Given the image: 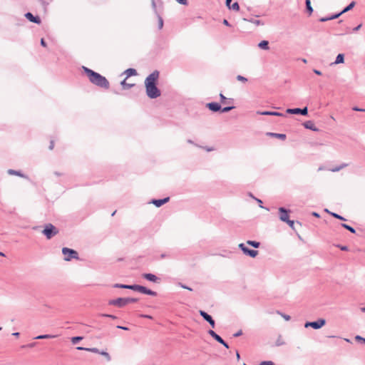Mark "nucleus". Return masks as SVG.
<instances>
[{
    "mask_svg": "<svg viewBox=\"0 0 365 365\" xmlns=\"http://www.w3.org/2000/svg\"><path fill=\"white\" fill-rule=\"evenodd\" d=\"M158 78L159 71L155 70L145 78L146 94L150 98H156L161 94L160 91L156 86Z\"/></svg>",
    "mask_w": 365,
    "mask_h": 365,
    "instance_id": "obj_1",
    "label": "nucleus"
},
{
    "mask_svg": "<svg viewBox=\"0 0 365 365\" xmlns=\"http://www.w3.org/2000/svg\"><path fill=\"white\" fill-rule=\"evenodd\" d=\"M83 69L93 84L105 89L109 88L110 84L106 77L87 67L83 66Z\"/></svg>",
    "mask_w": 365,
    "mask_h": 365,
    "instance_id": "obj_2",
    "label": "nucleus"
},
{
    "mask_svg": "<svg viewBox=\"0 0 365 365\" xmlns=\"http://www.w3.org/2000/svg\"><path fill=\"white\" fill-rule=\"evenodd\" d=\"M58 229L51 223L46 224L44 225V229L42 230V234L44 235L48 240L51 239L58 234Z\"/></svg>",
    "mask_w": 365,
    "mask_h": 365,
    "instance_id": "obj_3",
    "label": "nucleus"
},
{
    "mask_svg": "<svg viewBox=\"0 0 365 365\" xmlns=\"http://www.w3.org/2000/svg\"><path fill=\"white\" fill-rule=\"evenodd\" d=\"M129 289H131V290H133V291L140 292H141L143 294L150 295V296H153V297L157 296V292H154V291H153L151 289H148L145 287H143L142 285H138V284L129 285Z\"/></svg>",
    "mask_w": 365,
    "mask_h": 365,
    "instance_id": "obj_4",
    "label": "nucleus"
},
{
    "mask_svg": "<svg viewBox=\"0 0 365 365\" xmlns=\"http://www.w3.org/2000/svg\"><path fill=\"white\" fill-rule=\"evenodd\" d=\"M62 253L64 255L65 261H71L72 259H78L79 258L78 254L76 250L68 247H63L62 249Z\"/></svg>",
    "mask_w": 365,
    "mask_h": 365,
    "instance_id": "obj_5",
    "label": "nucleus"
},
{
    "mask_svg": "<svg viewBox=\"0 0 365 365\" xmlns=\"http://www.w3.org/2000/svg\"><path fill=\"white\" fill-rule=\"evenodd\" d=\"M326 324V320L324 319H319L317 321L314 322H307L305 323L304 327L306 328L307 327H312L314 329H319L321 327H322Z\"/></svg>",
    "mask_w": 365,
    "mask_h": 365,
    "instance_id": "obj_6",
    "label": "nucleus"
},
{
    "mask_svg": "<svg viewBox=\"0 0 365 365\" xmlns=\"http://www.w3.org/2000/svg\"><path fill=\"white\" fill-rule=\"evenodd\" d=\"M108 304L115 306L118 307H123L128 304L126 298H117L115 299H110L108 301Z\"/></svg>",
    "mask_w": 365,
    "mask_h": 365,
    "instance_id": "obj_7",
    "label": "nucleus"
},
{
    "mask_svg": "<svg viewBox=\"0 0 365 365\" xmlns=\"http://www.w3.org/2000/svg\"><path fill=\"white\" fill-rule=\"evenodd\" d=\"M239 247L240 248V250L243 252V253L245 255H248L251 257L254 258L258 254V252L257 250H251V249L248 248L247 247L245 246V245L244 243L240 244Z\"/></svg>",
    "mask_w": 365,
    "mask_h": 365,
    "instance_id": "obj_8",
    "label": "nucleus"
},
{
    "mask_svg": "<svg viewBox=\"0 0 365 365\" xmlns=\"http://www.w3.org/2000/svg\"><path fill=\"white\" fill-rule=\"evenodd\" d=\"M289 212H290V210H287L284 207H279V217L281 221L282 222H286L289 220Z\"/></svg>",
    "mask_w": 365,
    "mask_h": 365,
    "instance_id": "obj_9",
    "label": "nucleus"
},
{
    "mask_svg": "<svg viewBox=\"0 0 365 365\" xmlns=\"http://www.w3.org/2000/svg\"><path fill=\"white\" fill-rule=\"evenodd\" d=\"M286 113L289 114H301L302 115H307L308 113L307 107H304V108H288L286 110Z\"/></svg>",
    "mask_w": 365,
    "mask_h": 365,
    "instance_id": "obj_10",
    "label": "nucleus"
},
{
    "mask_svg": "<svg viewBox=\"0 0 365 365\" xmlns=\"http://www.w3.org/2000/svg\"><path fill=\"white\" fill-rule=\"evenodd\" d=\"M199 314L206 322L210 324L212 328H215V322L210 314L203 310H200Z\"/></svg>",
    "mask_w": 365,
    "mask_h": 365,
    "instance_id": "obj_11",
    "label": "nucleus"
},
{
    "mask_svg": "<svg viewBox=\"0 0 365 365\" xmlns=\"http://www.w3.org/2000/svg\"><path fill=\"white\" fill-rule=\"evenodd\" d=\"M142 277L143 278L154 283L158 284L161 282L160 278L151 273H144L142 274Z\"/></svg>",
    "mask_w": 365,
    "mask_h": 365,
    "instance_id": "obj_12",
    "label": "nucleus"
},
{
    "mask_svg": "<svg viewBox=\"0 0 365 365\" xmlns=\"http://www.w3.org/2000/svg\"><path fill=\"white\" fill-rule=\"evenodd\" d=\"M25 17L31 22L40 24L41 23V20L39 16H34L31 13L27 12L25 14Z\"/></svg>",
    "mask_w": 365,
    "mask_h": 365,
    "instance_id": "obj_13",
    "label": "nucleus"
},
{
    "mask_svg": "<svg viewBox=\"0 0 365 365\" xmlns=\"http://www.w3.org/2000/svg\"><path fill=\"white\" fill-rule=\"evenodd\" d=\"M206 106L212 112H218L221 110L220 104L216 102L208 103Z\"/></svg>",
    "mask_w": 365,
    "mask_h": 365,
    "instance_id": "obj_14",
    "label": "nucleus"
},
{
    "mask_svg": "<svg viewBox=\"0 0 365 365\" xmlns=\"http://www.w3.org/2000/svg\"><path fill=\"white\" fill-rule=\"evenodd\" d=\"M170 200V197H167L163 199H158V200H152L150 202L152 204L155 205L157 207H161L163 205L165 204Z\"/></svg>",
    "mask_w": 365,
    "mask_h": 365,
    "instance_id": "obj_15",
    "label": "nucleus"
},
{
    "mask_svg": "<svg viewBox=\"0 0 365 365\" xmlns=\"http://www.w3.org/2000/svg\"><path fill=\"white\" fill-rule=\"evenodd\" d=\"M305 128L309 129L313 131H318L319 129L315 126L312 120H307L303 123Z\"/></svg>",
    "mask_w": 365,
    "mask_h": 365,
    "instance_id": "obj_16",
    "label": "nucleus"
},
{
    "mask_svg": "<svg viewBox=\"0 0 365 365\" xmlns=\"http://www.w3.org/2000/svg\"><path fill=\"white\" fill-rule=\"evenodd\" d=\"M257 114L263 115H276V116H284V115L282 113L276 112V111H263V112H257Z\"/></svg>",
    "mask_w": 365,
    "mask_h": 365,
    "instance_id": "obj_17",
    "label": "nucleus"
},
{
    "mask_svg": "<svg viewBox=\"0 0 365 365\" xmlns=\"http://www.w3.org/2000/svg\"><path fill=\"white\" fill-rule=\"evenodd\" d=\"M208 334L214 339H215L217 342H219L220 344V343H222L223 341V339L220 336L218 335L217 334H216L213 330L210 329L208 331Z\"/></svg>",
    "mask_w": 365,
    "mask_h": 365,
    "instance_id": "obj_18",
    "label": "nucleus"
},
{
    "mask_svg": "<svg viewBox=\"0 0 365 365\" xmlns=\"http://www.w3.org/2000/svg\"><path fill=\"white\" fill-rule=\"evenodd\" d=\"M243 20L249 21V22L255 24V26H263L264 24V23L263 21L256 19H252H252L244 18Z\"/></svg>",
    "mask_w": 365,
    "mask_h": 365,
    "instance_id": "obj_19",
    "label": "nucleus"
},
{
    "mask_svg": "<svg viewBox=\"0 0 365 365\" xmlns=\"http://www.w3.org/2000/svg\"><path fill=\"white\" fill-rule=\"evenodd\" d=\"M126 80L127 79L125 78L124 80H123L120 82V85H121L123 89L128 90V89L131 88L132 87H133L135 86L134 83H127Z\"/></svg>",
    "mask_w": 365,
    "mask_h": 365,
    "instance_id": "obj_20",
    "label": "nucleus"
},
{
    "mask_svg": "<svg viewBox=\"0 0 365 365\" xmlns=\"http://www.w3.org/2000/svg\"><path fill=\"white\" fill-rule=\"evenodd\" d=\"M124 73L126 75L125 78L127 79L130 76H136L137 71L135 68H128L124 71Z\"/></svg>",
    "mask_w": 365,
    "mask_h": 365,
    "instance_id": "obj_21",
    "label": "nucleus"
},
{
    "mask_svg": "<svg viewBox=\"0 0 365 365\" xmlns=\"http://www.w3.org/2000/svg\"><path fill=\"white\" fill-rule=\"evenodd\" d=\"M258 46L261 49H264V50H269V42L267 41H266V40H263L261 42H259V44H258Z\"/></svg>",
    "mask_w": 365,
    "mask_h": 365,
    "instance_id": "obj_22",
    "label": "nucleus"
},
{
    "mask_svg": "<svg viewBox=\"0 0 365 365\" xmlns=\"http://www.w3.org/2000/svg\"><path fill=\"white\" fill-rule=\"evenodd\" d=\"M267 135H270V136H273V137H275L277 138H279L281 140H285L287 136L285 134H282V133H267Z\"/></svg>",
    "mask_w": 365,
    "mask_h": 365,
    "instance_id": "obj_23",
    "label": "nucleus"
},
{
    "mask_svg": "<svg viewBox=\"0 0 365 365\" xmlns=\"http://www.w3.org/2000/svg\"><path fill=\"white\" fill-rule=\"evenodd\" d=\"M76 349H78V350H86V351H88L93 352V353H97V354H99L101 352L97 348H84V347L78 346Z\"/></svg>",
    "mask_w": 365,
    "mask_h": 365,
    "instance_id": "obj_24",
    "label": "nucleus"
},
{
    "mask_svg": "<svg viewBox=\"0 0 365 365\" xmlns=\"http://www.w3.org/2000/svg\"><path fill=\"white\" fill-rule=\"evenodd\" d=\"M220 98L221 103L223 104L233 103L234 101L232 98L227 99L222 93L220 94Z\"/></svg>",
    "mask_w": 365,
    "mask_h": 365,
    "instance_id": "obj_25",
    "label": "nucleus"
},
{
    "mask_svg": "<svg viewBox=\"0 0 365 365\" xmlns=\"http://www.w3.org/2000/svg\"><path fill=\"white\" fill-rule=\"evenodd\" d=\"M344 61V55L343 53H339L337 55L336 60L334 61V64L342 63Z\"/></svg>",
    "mask_w": 365,
    "mask_h": 365,
    "instance_id": "obj_26",
    "label": "nucleus"
},
{
    "mask_svg": "<svg viewBox=\"0 0 365 365\" xmlns=\"http://www.w3.org/2000/svg\"><path fill=\"white\" fill-rule=\"evenodd\" d=\"M55 335H51V334H43V335H38L36 336L35 339H53L55 338Z\"/></svg>",
    "mask_w": 365,
    "mask_h": 365,
    "instance_id": "obj_27",
    "label": "nucleus"
},
{
    "mask_svg": "<svg viewBox=\"0 0 365 365\" xmlns=\"http://www.w3.org/2000/svg\"><path fill=\"white\" fill-rule=\"evenodd\" d=\"M305 4H306V9H307V12L309 13V15L310 16L313 12V9L311 6L310 0H305Z\"/></svg>",
    "mask_w": 365,
    "mask_h": 365,
    "instance_id": "obj_28",
    "label": "nucleus"
},
{
    "mask_svg": "<svg viewBox=\"0 0 365 365\" xmlns=\"http://www.w3.org/2000/svg\"><path fill=\"white\" fill-rule=\"evenodd\" d=\"M356 3L355 1H351L348 6H346L342 11H341V13L344 14L349 11H350L351 9H352L354 6H355Z\"/></svg>",
    "mask_w": 365,
    "mask_h": 365,
    "instance_id": "obj_29",
    "label": "nucleus"
},
{
    "mask_svg": "<svg viewBox=\"0 0 365 365\" xmlns=\"http://www.w3.org/2000/svg\"><path fill=\"white\" fill-rule=\"evenodd\" d=\"M247 244L252 246L255 248H258L260 245V243L257 241L248 240L247 241Z\"/></svg>",
    "mask_w": 365,
    "mask_h": 365,
    "instance_id": "obj_30",
    "label": "nucleus"
},
{
    "mask_svg": "<svg viewBox=\"0 0 365 365\" xmlns=\"http://www.w3.org/2000/svg\"><path fill=\"white\" fill-rule=\"evenodd\" d=\"M341 225L342 227H344L346 230H349L351 233H355L356 232L355 229L354 227L349 226V225H346L345 223H342V224H341Z\"/></svg>",
    "mask_w": 365,
    "mask_h": 365,
    "instance_id": "obj_31",
    "label": "nucleus"
},
{
    "mask_svg": "<svg viewBox=\"0 0 365 365\" xmlns=\"http://www.w3.org/2000/svg\"><path fill=\"white\" fill-rule=\"evenodd\" d=\"M326 211L328 212L331 216H333L334 217H335L336 219H339V220H343V221L346 220L344 217H342L335 212H329L327 210H326Z\"/></svg>",
    "mask_w": 365,
    "mask_h": 365,
    "instance_id": "obj_32",
    "label": "nucleus"
},
{
    "mask_svg": "<svg viewBox=\"0 0 365 365\" xmlns=\"http://www.w3.org/2000/svg\"><path fill=\"white\" fill-rule=\"evenodd\" d=\"M114 288H121V289H129V285L128 284H115L113 285Z\"/></svg>",
    "mask_w": 365,
    "mask_h": 365,
    "instance_id": "obj_33",
    "label": "nucleus"
},
{
    "mask_svg": "<svg viewBox=\"0 0 365 365\" xmlns=\"http://www.w3.org/2000/svg\"><path fill=\"white\" fill-rule=\"evenodd\" d=\"M230 9H232L235 11H239L240 10V6L237 2H235L232 4H230V6H228Z\"/></svg>",
    "mask_w": 365,
    "mask_h": 365,
    "instance_id": "obj_34",
    "label": "nucleus"
},
{
    "mask_svg": "<svg viewBox=\"0 0 365 365\" xmlns=\"http://www.w3.org/2000/svg\"><path fill=\"white\" fill-rule=\"evenodd\" d=\"M9 174H11V175H18V176H20V177H24V175L20 172V171H18V170H9Z\"/></svg>",
    "mask_w": 365,
    "mask_h": 365,
    "instance_id": "obj_35",
    "label": "nucleus"
},
{
    "mask_svg": "<svg viewBox=\"0 0 365 365\" xmlns=\"http://www.w3.org/2000/svg\"><path fill=\"white\" fill-rule=\"evenodd\" d=\"M82 339H83L82 336H73V337L71 338V342L73 344H76L77 343H78Z\"/></svg>",
    "mask_w": 365,
    "mask_h": 365,
    "instance_id": "obj_36",
    "label": "nucleus"
},
{
    "mask_svg": "<svg viewBox=\"0 0 365 365\" xmlns=\"http://www.w3.org/2000/svg\"><path fill=\"white\" fill-rule=\"evenodd\" d=\"M235 108V106H227V107H224V108H221V110L220 111L222 113H227V112H229L231 110L234 109Z\"/></svg>",
    "mask_w": 365,
    "mask_h": 365,
    "instance_id": "obj_37",
    "label": "nucleus"
},
{
    "mask_svg": "<svg viewBox=\"0 0 365 365\" xmlns=\"http://www.w3.org/2000/svg\"><path fill=\"white\" fill-rule=\"evenodd\" d=\"M355 340L358 342H360V343H362V344H365V338L359 336V335H357L355 336Z\"/></svg>",
    "mask_w": 365,
    "mask_h": 365,
    "instance_id": "obj_38",
    "label": "nucleus"
},
{
    "mask_svg": "<svg viewBox=\"0 0 365 365\" xmlns=\"http://www.w3.org/2000/svg\"><path fill=\"white\" fill-rule=\"evenodd\" d=\"M100 317H108V318H110V319H117L116 316L113 315V314H101Z\"/></svg>",
    "mask_w": 365,
    "mask_h": 365,
    "instance_id": "obj_39",
    "label": "nucleus"
},
{
    "mask_svg": "<svg viewBox=\"0 0 365 365\" xmlns=\"http://www.w3.org/2000/svg\"><path fill=\"white\" fill-rule=\"evenodd\" d=\"M100 354L105 356L106 358L107 361H110L111 360L110 356L109 355V354L108 352H106L105 351H102Z\"/></svg>",
    "mask_w": 365,
    "mask_h": 365,
    "instance_id": "obj_40",
    "label": "nucleus"
},
{
    "mask_svg": "<svg viewBox=\"0 0 365 365\" xmlns=\"http://www.w3.org/2000/svg\"><path fill=\"white\" fill-rule=\"evenodd\" d=\"M126 299H127V303L129 304V303H135V302H137L138 301V299L137 298H131V297H126Z\"/></svg>",
    "mask_w": 365,
    "mask_h": 365,
    "instance_id": "obj_41",
    "label": "nucleus"
},
{
    "mask_svg": "<svg viewBox=\"0 0 365 365\" xmlns=\"http://www.w3.org/2000/svg\"><path fill=\"white\" fill-rule=\"evenodd\" d=\"M277 313L280 314L286 321H289L291 319L289 315L281 313L279 312H277Z\"/></svg>",
    "mask_w": 365,
    "mask_h": 365,
    "instance_id": "obj_42",
    "label": "nucleus"
},
{
    "mask_svg": "<svg viewBox=\"0 0 365 365\" xmlns=\"http://www.w3.org/2000/svg\"><path fill=\"white\" fill-rule=\"evenodd\" d=\"M237 79L238 81H242V82H244V83H245V82H247V79L245 77H244V76H240V75H238V76H237Z\"/></svg>",
    "mask_w": 365,
    "mask_h": 365,
    "instance_id": "obj_43",
    "label": "nucleus"
},
{
    "mask_svg": "<svg viewBox=\"0 0 365 365\" xmlns=\"http://www.w3.org/2000/svg\"><path fill=\"white\" fill-rule=\"evenodd\" d=\"M341 14H343V13H341V11H340L339 13H337V14L330 16V19H331V20L336 19L339 18Z\"/></svg>",
    "mask_w": 365,
    "mask_h": 365,
    "instance_id": "obj_44",
    "label": "nucleus"
},
{
    "mask_svg": "<svg viewBox=\"0 0 365 365\" xmlns=\"http://www.w3.org/2000/svg\"><path fill=\"white\" fill-rule=\"evenodd\" d=\"M36 345V342H32V343L28 344H26V345H24V346H22V347H23V348H33V347H34Z\"/></svg>",
    "mask_w": 365,
    "mask_h": 365,
    "instance_id": "obj_45",
    "label": "nucleus"
},
{
    "mask_svg": "<svg viewBox=\"0 0 365 365\" xmlns=\"http://www.w3.org/2000/svg\"><path fill=\"white\" fill-rule=\"evenodd\" d=\"M259 365H274V364L271 361H262Z\"/></svg>",
    "mask_w": 365,
    "mask_h": 365,
    "instance_id": "obj_46",
    "label": "nucleus"
},
{
    "mask_svg": "<svg viewBox=\"0 0 365 365\" xmlns=\"http://www.w3.org/2000/svg\"><path fill=\"white\" fill-rule=\"evenodd\" d=\"M163 26V20L162 17L159 16V21H158V27L160 29H161Z\"/></svg>",
    "mask_w": 365,
    "mask_h": 365,
    "instance_id": "obj_47",
    "label": "nucleus"
},
{
    "mask_svg": "<svg viewBox=\"0 0 365 365\" xmlns=\"http://www.w3.org/2000/svg\"><path fill=\"white\" fill-rule=\"evenodd\" d=\"M352 110H355V111H359V112H365V109L364 108H360L357 106H354L352 108Z\"/></svg>",
    "mask_w": 365,
    "mask_h": 365,
    "instance_id": "obj_48",
    "label": "nucleus"
},
{
    "mask_svg": "<svg viewBox=\"0 0 365 365\" xmlns=\"http://www.w3.org/2000/svg\"><path fill=\"white\" fill-rule=\"evenodd\" d=\"M285 222H287V223L289 225V226L290 227H292V229H294V220H290L289 219V220H288L287 221H286Z\"/></svg>",
    "mask_w": 365,
    "mask_h": 365,
    "instance_id": "obj_49",
    "label": "nucleus"
},
{
    "mask_svg": "<svg viewBox=\"0 0 365 365\" xmlns=\"http://www.w3.org/2000/svg\"><path fill=\"white\" fill-rule=\"evenodd\" d=\"M329 170H331V172H338L339 170H341V168H339V166H336V167H334L332 168H330Z\"/></svg>",
    "mask_w": 365,
    "mask_h": 365,
    "instance_id": "obj_50",
    "label": "nucleus"
},
{
    "mask_svg": "<svg viewBox=\"0 0 365 365\" xmlns=\"http://www.w3.org/2000/svg\"><path fill=\"white\" fill-rule=\"evenodd\" d=\"M337 247L339 248H340L341 250H343V251H347L349 250L347 246H344V245H338Z\"/></svg>",
    "mask_w": 365,
    "mask_h": 365,
    "instance_id": "obj_51",
    "label": "nucleus"
},
{
    "mask_svg": "<svg viewBox=\"0 0 365 365\" xmlns=\"http://www.w3.org/2000/svg\"><path fill=\"white\" fill-rule=\"evenodd\" d=\"M329 20H331V19H330V16L322 17V18L319 19V21H321V22H325V21H329Z\"/></svg>",
    "mask_w": 365,
    "mask_h": 365,
    "instance_id": "obj_52",
    "label": "nucleus"
},
{
    "mask_svg": "<svg viewBox=\"0 0 365 365\" xmlns=\"http://www.w3.org/2000/svg\"><path fill=\"white\" fill-rule=\"evenodd\" d=\"M179 4L182 5H187V0H176Z\"/></svg>",
    "mask_w": 365,
    "mask_h": 365,
    "instance_id": "obj_53",
    "label": "nucleus"
},
{
    "mask_svg": "<svg viewBox=\"0 0 365 365\" xmlns=\"http://www.w3.org/2000/svg\"><path fill=\"white\" fill-rule=\"evenodd\" d=\"M242 334V330H240L238 331L237 333L234 334L233 336L235 337H237V336H240Z\"/></svg>",
    "mask_w": 365,
    "mask_h": 365,
    "instance_id": "obj_54",
    "label": "nucleus"
},
{
    "mask_svg": "<svg viewBox=\"0 0 365 365\" xmlns=\"http://www.w3.org/2000/svg\"><path fill=\"white\" fill-rule=\"evenodd\" d=\"M140 317L142 318L153 319V317L150 315L148 314H140Z\"/></svg>",
    "mask_w": 365,
    "mask_h": 365,
    "instance_id": "obj_55",
    "label": "nucleus"
},
{
    "mask_svg": "<svg viewBox=\"0 0 365 365\" xmlns=\"http://www.w3.org/2000/svg\"><path fill=\"white\" fill-rule=\"evenodd\" d=\"M53 147H54V141L53 140H51L50 141L49 149L53 150Z\"/></svg>",
    "mask_w": 365,
    "mask_h": 365,
    "instance_id": "obj_56",
    "label": "nucleus"
},
{
    "mask_svg": "<svg viewBox=\"0 0 365 365\" xmlns=\"http://www.w3.org/2000/svg\"><path fill=\"white\" fill-rule=\"evenodd\" d=\"M361 27V24L358 25L357 26H356L355 28L353 29V31L354 32L358 31Z\"/></svg>",
    "mask_w": 365,
    "mask_h": 365,
    "instance_id": "obj_57",
    "label": "nucleus"
},
{
    "mask_svg": "<svg viewBox=\"0 0 365 365\" xmlns=\"http://www.w3.org/2000/svg\"><path fill=\"white\" fill-rule=\"evenodd\" d=\"M222 345H223L225 348L228 349L229 348V345L223 339V341L222 343H220Z\"/></svg>",
    "mask_w": 365,
    "mask_h": 365,
    "instance_id": "obj_58",
    "label": "nucleus"
},
{
    "mask_svg": "<svg viewBox=\"0 0 365 365\" xmlns=\"http://www.w3.org/2000/svg\"><path fill=\"white\" fill-rule=\"evenodd\" d=\"M41 45L42 46H43V47H46V41H44V39H43V38H41Z\"/></svg>",
    "mask_w": 365,
    "mask_h": 365,
    "instance_id": "obj_59",
    "label": "nucleus"
},
{
    "mask_svg": "<svg viewBox=\"0 0 365 365\" xmlns=\"http://www.w3.org/2000/svg\"><path fill=\"white\" fill-rule=\"evenodd\" d=\"M117 328L118 329H123V330H128V328L126 327H123V326H117Z\"/></svg>",
    "mask_w": 365,
    "mask_h": 365,
    "instance_id": "obj_60",
    "label": "nucleus"
},
{
    "mask_svg": "<svg viewBox=\"0 0 365 365\" xmlns=\"http://www.w3.org/2000/svg\"><path fill=\"white\" fill-rule=\"evenodd\" d=\"M314 73H316L317 75H319V76H321L322 75V72L319 70H317V69H314L313 70Z\"/></svg>",
    "mask_w": 365,
    "mask_h": 365,
    "instance_id": "obj_61",
    "label": "nucleus"
},
{
    "mask_svg": "<svg viewBox=\"0 0 365 365\" xmlns=\"http://www.w3.org/2000/svg\"><path fill=\"white\" fill-rule=\"evenodd\" d=\"M348 166V164L347 163H342L340 165H339V168H341V170L347 167Z\"/></svg>",
    "mask_w": 365,
    "mask_h": 365,
    "instance_id": "obj_62",
    "label": "nucleus"
},
{
    "mask_svg": "<svg viewBox=\"0 0 365 365\" xmlns=\"http://www.w3.org/2000/svg\"><path fill=\"white\" fill-rule=\"evenodd\" d=\"M223 24H225V26H230L229 21L227 19L223 20Z\"/></svg>",
    "mask_w": 365,
    "mask_h": 365,
    "instance_id": "obj_63",
    "label": "nucleus"
},
{
    "mask_svg": "<svg viewBox=\"0 0 365 365\" xmlns=\"http://www.w3.org/2000/svg\"><path fill=\"white\" fill-rule=\"evenodd\" d=\"M231 2H232V0H226L225 1L226 6L227 7L230 6V5L231 4Z\"/></svg>",
    "mask_w": 365,
    "mask_h": 365,
    "instance_id": "obj_64",
    "label": "nucleus"
}]
</instances>
